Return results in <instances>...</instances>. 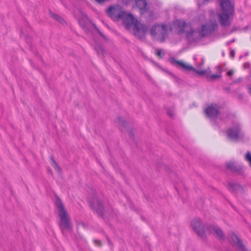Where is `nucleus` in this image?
<instances>
[{
  "instance_id": "obj_21",
  "label": "nucleus",
  "mask_w": 251,
  "mask_h": 251,
  "mask_svg": "<svg viewBox=\"0 0 251 251\" xmlns=\"http://www.w3.org/2000/svg\"><path fill=\"white\" fill-rule=\"evenodd\" d=\"M51 159L52 161L53 164L52 166L54 167L55 169H56L58 173L61 172V169L59 167L57 163L53 160V158L51 157Z\"/></svg>"
},
{
  "instance_id": "obj_9",
  "label": "nucleus",
  "mask_w": 251,
  "mask_h": 251,
  "mask_svg": "<svg viewBox=\"0 0 251 251\" xmlns=\"http://www.w3.org/2000/svg\"><path fill=\"white\" fill-rule=\"evenodd\" d=\"M90 207L99 215L102 217L104 215V209L100 201L97 198L95 193L92 198H89Z\"/></svg>"
},
{
  "instance_id": "obj_27",
  "label": "nucleus",
  "mask_w": 251,
  "mask_h": 251,
  "mask_svg": "<svg viewBox=\"0 0 251 251\" xmlns=\"http://www.w3.org/2000/svg\"><path fill=\"white\" fill-rule=\"evenodd\" d=\"M250 66V63L248 62H246L243 64V67L245 69L249 68Z\"/></svg>"
},
{
  "instance_id": "obj_12",
  "label": "nucleus",
  "mask_w": 251,
  "mask_h": 251,
  "mask_svg": "<svg viewBox=\"0 0 251 251\" xmlns=\"http://www.w3.org/2000/svg\"><path fill=\"white\" fill-rule=\"evenodd\" d=\"M170 62L172 64H176L188 71L192 70L199 75H204L206 73V70H197L196 68H194L192 66L186 65L181 61L176 60L174 57H172L170 58Z\"/></svg>"
},
{
  "instance_id": "obj_22",
  "label": "nucleus",
  "mask_w": 251,
  "mask_h": 251,
  "mask_svg": "<svg viewBox=\"0 0 251 251\" xmlns=\"http://www.w3.org/2000/svg\"><path fill=\"white\" fill-rule=\"evenodd\" d=\"M245 159L250 163L251 166V153L250 151L247 152L245 156Z\"/></svg>"
},
{
  "instance_id": "obj_5",
  "label": "nucleus",
  "mask_w": 251,
  "mask_h": 251,
  "mask_svg": "<svg viewBox=\"0 0 251 251\" xmlns=\"http://www.w3.org/2000/svg\"><path fill=\"white\" fill-rule=\"evenodd\" d=\"M78 20L80 26L86 32H89L90 29V26H92L100 36L102 37L103 36L102 33L97 27L96 25L91 22V21L88 18L87 15L85 13H82L81 14V17Z\"/></svg>"
},
{
  "instance_id": "obj_20",
  "label": "nucleus",
  "mask_w": 251,
  "mask_h": 251,
  "mask_svg": "<svg viewBox=\"0 0 251 251\" xmlns=\"http://www.w3.org/2000/svg\"><path fill=\"white\" fill-rule=\"evenodd\" d=\"M50 15H51V17L54 19L55 20H57V21H58L59 23H60L61 24H65L66 22L64 20V19H63L61 17H60L59 15H56L55 14H53L52 13H50Z\"/></svg>"
},
{
  "instance_id": "obj_10",
  "label": "nucleus",
  "mask_w": 251,
  "mask_h": 251,
  "mask_svg": "<svg viewBox=\"0 0 251 251\" xmlns=\"http://www.w3.org/2000/svg\"><path fill=\"white\" fill-rule=\"evenodd\" d=\"M228 240L230 244L238 251H247V249L243 245L242 241L234 233L230 232L228 234Z\"/></svg>"
},
{
  "instance_id": "obj_15",
  "label": "nucleus",
  "mask_w": 251,
  "mask_h": 251,
  "mask_svg": "<svg viewBox=\"0 0 251 251\" xmlns=\"http://www.w3.org/2000/svg\"><path fill=\"white\" fill-rule=\"evenodd\" d=\"M121 20L123 21L127 28H129L132 26H134L135 25V23H139L133 15L130 13H127L126 12L125 16Z\"/></svg>"
},
{
  "instance_id": "obj_8",
  "label": "nucleus",
  "mask_w": 251,
  "mask_h": 251,
  "mask_svg": "<svg viewBox=\"0 0 251 251\" xmlns=\"http://www.w3.org/2000/svg\"><path fill=\"white\" fill-rule=\"evenodd\" d=\"M107 12L110 17L115 20H121L126 15V11L124 8L118 5L110 6L107 9Z\"/></svg>"
},
{
  "instance_id": "obj_4",
  "label": "nucleus",
  "mask_w": 251,
  "mask_h": 251,
  "mask_svg": "<svg viewBox=\"0 0 251 251\" xmlns=\"http://www.w3.org/2000/svg\"><path fill=\"white\" fill-rule=\"evenodd\" d=\"M173 27L179 33L186 31L187 37H193L196 30L191 27L190 25L185 23L182 20H176L173 22Z\"/></svg>"
},
{
  "instance_id": "obj_19",
  "label": "nucleus",
  "mask_w": 251,
  "mask_h": 251,
  "mask_svg": "<svg viewBox=\"0 0 251 251\" xmlns=\"http://www.w3.org/2000/svg\"><path fill=\"white\" fill-rule=\"evenodd\" d=\"M227 188L231 191H235L240 188V186L237 183L229 182H228Z\"/></svg>"
},
{
  "instance_id": "obj_23",
  "label": "nucleus",
  "mask_w": 251,
  "mask_h": 251,
  "mask_svg": "<svg viewBox=\"0 0 251 251\" xmlns=\"http://www.w3.org/2000/svg\"><path fill=\"white\" fill-rule=\"evenodd\" d=\"M221 76H222L221 75H215V74H213V75H210L209 76V78H210L211 79H215L216 78H220Z\"/></svg>"
},
{
  "instance_id": "obj_14",
  "label": "nucleus",
  "mask_w": 251,
  "mask_h": 251,
  "mask_svg": "<svg viewBox=\"0 0 251 251\" xmlns=\"http://www.w3.org/2000/svg\"><path fill=\"white\" fill-rule=\"evenodd\" d=\"M205 113L210 119H215L220 114V110L217 104H211L205 109Z\"/></svg>"
},
{
  "instance_id": "obj_24",
  "label": "nucleus",
  "mask_w": 251,
  "mask_h": 251,
  "mask_svg": "<svg viewBox=\"0 0 251 251\" xmlns=\"http://www.w3.org/2000/svg\"><path fill=\"white\" fill-rule=\"evenodd\" d=\"M117 120H118V122L119 123V124H120L123 126H125L126 125V122L122 120V119L121 117H118L117 119Z\"/></svg>"
},
{
  "instance_id": "obj_7",
  "label": "nucleus",
  "mask_w": 251,
  "mask_h": 251,
  "mask_svg": "<svg viewBox=\"0 0 251 251\" xmlns=\"http://www.w3.org/2000/svg\"><path fill=\"white\" fill-rule=\"evenodd\" d=\"M226 135L230 139L234 141L242 138L244 135L242 132L240 124L237 123L229 127L226 132Z\"/></svg>"
},
{
  "instance_id": "obj_18",
  "label": "nucleus",
  "mask_w": 251,
  "mask_h": 251,
  "mask_svg": "<svg viewBox=\"0 0 251 251\" xmlns=\"http://www.w3.org/2000/svg\"><path fill=\"white\" fill-rule=\"evenodd\" d=\"M226 168L233 172H238L239 171V169L233 162L227 163Z\"/></svg>"
},
{
  "instance_id": "obj_25",
  "label": "nucleus",
  "mask_w": 251,
  "mask_h": 251,
  "mask_svg": "<svg viewBox=\"0 0 251 251\" xmlns=\"http://www.w3.org/2000/svg\"><path fill=\"white\" fill-rule=\"evenodd\" d=\"M156 54L158 56L162 57V51L161 50H157L156 51Z\"/></svg>"
},
{
  "instance_id": "obj_17",
  "label": "nucleus",
  "mask_w": 251,
  "mask_h": 251,
  "mask_svg": "<svg viewBox=\"0 0 251 251\" xmlns=\"http://www.w3.org/2000/svg\"><path fill=\"white\" fill-rule=\"evenodd\" d=\"M136 6L141 11L148 10V2L146 0H135Z\"/></svg>"
},
{
  "instance_id": "obj_29",
  "label": "nucleus",
  "mask_w": 251,
  "mask_h": 251,
  "mask_svg": "<svg viewBox=\"0 0 251 251\" xmlns=\"http://www.w3.org/2000/svg\"><path fill=\"white\" fill-rule=\"evenodd\" d=\"M168 114L170 115V116L171 117H173V114L171 112H168Z\"/></svg>"
},
{
  "instance_id": "obj_26",
  "label": "nucleus",
  "mask_w": 251,
  "mask_h": 251,
  "mask_svg": "<svg viewBox=\"0 0 251 251\" xmlns=\"http://www.w3.org/2000/svg\"><path fill=\"white\" fill-rule=\"evenodd\" d=\"M235 51L234 50H231L230 51V53H229V54H230V56L232 57V58H234V56H235Z\"/></svg>"
},
{
  "instance_id": "obj_28",
  "label": "nucleus",
  "mask_w": 251,
  "mask_h": 251,
  "mask_svg": "<svg viewBox=\"0 0 251 251\" xmlns=\"http://www.w3.org/2000/svg\"><path fill=\"white\" fill-rule=\"evenodd\" d=\"M234 73V72L232 70H230V71H228L227 73H226V75L228 76H231L232 75H233Z\"/></svg>"
},
{
  "instance_id": "obj_30",
  "label": "nucleus",
  "mask_w": 251,
  "mask_h": 251,
  "mask_svg": "<svg viewBox=\"0 0 251 251\" xmlns=\"http://www.w3.org/2000/svg\"><path fill=\"white\" fill-rule=\"evenodd\" d=\"M234 41H235V39H233V40H231V41H229V42H228V43H227V44H229V43H231L234 42Z\"/></svg>"
},
{
  "instance_id": "obj_3",
  "label": "nucleus",
  "mask_w": 251,
  "mask_h": 251,
  "mask_svg": "<svg viewBox=\"0 0 251 251\" xmlns=\"http://www.w3.org/2000/svg\"><path fill=\"white\" fill-rule=\"evenodd\" d=\"M150 33L154 39L163 43L167 37V27L165 25H155L151 27Z\"/></svg>"
},
{
  "instance_id": "obj_2",
  "label": "nucleus",
  "mask_w": 251,
  "mask_h": 251,
  "mask_svg": "<svg viewBox=\"0 0 251 251\" xmlns=\"http://www.w3.org/2000/svg\"><path fill=\"white\" fill-rule=\"evenodd\" d=\"M55 204L58 209L60 218L59 226L63 234H64L65 229L70 230L71 229L70 218L63 202L58 197L55 198Z\"/></svg>"
},
{
  "instance_id": "obj_16",
  "label": "nucleus",
  "mask_w": 251,
  "mask_h": 251,
  "mask_svg": "<svg viewBox=\"0 0 251 251\" xmlns=\"http://www.w3.org/2000/svg\"><path fill=\"white\" fill-rule=\"evenodd\" d=\"M213 232L221 240H225V235L222 230L218 226L214 225H209L207 226L206 234H210Z\"/></svg>"
},
{
  "instance_id": "obj_1",
  "label": "nucleus",
  "mask_w": 251,
  "mask_h": 251,
  "mask_svg": "<svg viewBox=\"0 0 251 251\" xmlns=\"http://www.w3.org/2000/svg\"><path fill=\"white\" fill-rule=\"evenodd\" d=\"M222 13L219 14L220 22L223 26H228L230 24V20L234 13L233 4L230 0H220Z\"/></svg>"
},
{
  "instance_id": "obj_31",
  "label": "nucleus",
  "mask_w": 251,
  "mask_h": 251,
  "mask_svg": "<svg viewBox=\"0 0 251 251\" xmlns=\"http://www.w3.org/2000/svg\"><path fill=\"white\" fill-rule=\"evenodd\" d=\"M100 49L101 51H102V50H103L102 47V46H100Z\"/></svg>"
},
{
  "instance_id": "obj_32",
  "label": "nucleus",
  "mask_w": 251,
  "mask_h": 251,
  "mask_svg": "<svg viewBox=\"0 0 251 251\" xmlns=\"http://www.w3.org/2000/svg\"><path fill=\"white\" fill-rule=\"evenodd\" d=\"M208 1H209V0H204V1L206 2H208Z\"/></svg>"
},
{
  "instance_id": "obj_11",
  "label": "nucleus",
  "mask_w": 251,
  "mask_h": 251,
  "mask_svg": "<svg viewBox=\"0 0 251 251\" xmlns=\"http://www.w3.org/2000/svg\"><path fill=\"white\" fill-rule=\"evenodd\" d=\"M217 23H211L203 25L201 28L198 31L200 37H203L214 32L217 29Z\"/></svg>"
},
{
  "instance_id": "obj_13",
  "label": "nucleus",
  "mask_w": 251,
  "mask_h": 251,
  "mask_svg": "<svg viewBox=\"0 0 251 251\" xmlns=\"http://www.w3.org/2000/svg\"><path fill=\"white\" fill-rule=\"evenodd\" d=\"M134 35L140 39L145 38V32L147 30L146 26L141 24L140 22L135 23V25L133 26Z\"/></svg>"
},
{
  "instance_id": "obj_6",
  "label": "nucleus",
  "mask_w": 251,
  "mask_h": 251,
  "mask_svg": "<svg viewBox=\"0 0 251 251\" xmlns=\"http://www.w3.org/2000/svg\"><path fill=\"white\" fill-rule=\"evenodd\" d=\"M191 226L193 230L201 238L204 239L207 232V226L205 227L201 221L198 218H194L191 222Z\"/></svg>"
}]
</instances>
